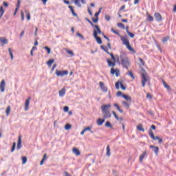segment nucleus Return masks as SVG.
I'll return each instance as SVG.
<instances>
[{
    "label": "nucleus",
    "mask_w": 176,
    "mask_h": 176,
    "mask_svg": "<svg viewBox=\"0 0 176 176\" xmlns=\"http://www.w3.org/2000/svg\"><path fill=\"white\" fill-rule=\"evenodd\" d=\"M111 32H113L116 35H119V32L118 31L115 30L113 28H111Z\"/></svg>",
    "instance_id": "nucleus-47"
},
{
    "label": "nucleus",
    "mask_w": 176,
    "mask_h": 176,
    "mask_svg": "<svg viewBox=\"0 0 176 176\" xmlns=\"http://www.w3.org/2000/svg\"><path fill=\"white\" fill-rule=\"evenodd\" d=\"M168 39H170L169 36H166L162 39V43H166V42H167V41H168Z\"/></svg>",
    "instance_id": "nucleus-41"
},
{
    "label": "nucleus",
    "mask_w": 176,
    "mask_h": 176,
    "mask_svg": "<svg viewBox=\"0 0 176 176\" xmlns=\"http://www.w3.org/2000/svg\"><path fill=\"white\" fill-rule=\"evenodd\" d=\"M22 36H24V30H23V31L21 32V34H20V35H19V38H21Z\"/></svg>",
    "instance_id": "nucleus-62"
},
{
    "label": "nucleus",
    "mask_w": 176,
    "mask_h": 176,
    "mask_svg": "<svg viewBox=\"0 0 176 176\" xmlns=\"http://www.w3.org/2000/svg\"><path fill=\"white\" fill-rule=\"evenodd\" d=\"M69 9H70L71 12H72V14H73V16L74 17H78V14H76L75 12V10H74V7H72V6H68Z\"/></svg>",
    "instance_id": "nucleus-16"
},
{
    "label": "nucleus",
    "mask_w": 176,
    "mask_h": 176,
    "mask_svg": "<svg viewBox=\"0 0 176 176\" xmlns=\"http://www.w3.org/2000/svg\"><path fill=\"white\" fill-rule=\"evenodd\" d=\"M150 148L151 149H153L154 153H155V155L157 156V155L159 153V147L158 146H155L153 145H151Z\"/></svg>",
    "instance_id": "nucleus-13"
},
{
    "label": "nucleus",
    "mask_w": 176,
    "mask_h": 176,
    "mask_svg": "<svg viewBox=\"0 0 176 176\" xmlns=\"http://www.w3.org/2000/svg\"><path fill=\"white\" fill-rule=\"evenodd\" d=\"M114 107H116V108L118 109V111H119V112H120V113H123V110L120 109V107H119V104L116 103L114 104Z\"/></svg>",
    "instance_id": "nucleus-29"
},
{
    "label": "nucleus",
    "mask_w": 176,
    "mask_h": 176,
    "mask_svg": "<svg viewBox=\"0 0 176 176\" xmlns=\"http://www.w3.org/2000/svg\"><path fill=\"white\" fill-rule=\"evenodd\" d=\"M11 108L10 106H8L6 110V113L7 116H9V113H10Z\"/></svg>",
    "instance_id": "nucleus-30"
},
{
    "label": "nucleus",
    "mask_w": 176,
    "mask_h": 176,
    "mask_svg": "<svg viewBox=\"0 0 176 176\" xmlns=\"http://www.w3.org/2000/svg\"><path fill=\"white\" fill-rule=\"evenodd\" d=\"M46 156H47V154H45L43 155V159L41 160V161L40 162V166H43V163L45 162V160H46Z\"/></svg>",
    "instance_id": "nucleus-28"
},
{
    "label": "nucleus",
    "mask_w": 176,
    "mask_h": 176,
    "mask_svg": "<svg viewBox=\"0 0 176 176\" xmlns=\"http://www.w3.org/2000/svg\"><path fill=\"white\" fill-rule=\"evenodd\" d=\"M109 108H111V104H103L100 107L104 119H109V118L112 116V114H111V111H109Z\"/></svg>",
    "instance_id": "nucleus-1"
},
{
    "label": "nucleus",
    "mask_w": 176,
    "mask_h": 176,
    "mask_svg": "<svg viewBox=\"0 0 176 176\" xmlns=\"http://www.w3.org/2000/svg\"><path fill=\"white\" fill-rule=\"evenodd\" d=\"M25 12L27 14V20L30 21L31 20V15L30 14V13L28 12V11L25 10Z\"/></svg>",
    "instance_id": "nucleus-38"
},
{
    "label": "nucleus",
    "mask_w": 176,
    "mask_h": 176,
    "mask_svg": "<svg viewBox=\"0 0 176 176\" xmlns=\"http://www.w3.org/2000/svg\"><path fill=\"white\" fill-rule=\"evenodd\" d=\"M104 122H105L104 118V119L99 118L97 120V124H98V126H102V124H104Z\"/></svg>",
    "instance_id": "nucleus-17"
},
{
    "label": "nucleus",
    "mask_w": 176,
    "mask_h": 176,
    "mask_svg": "<svg viewBox=\"0 0 176 176\" xmlns=\"http://www.w3.org/2000/svg\"><path fill=\"white\" fill-rule=\"evenodd\" d=\"M117 26L119 28H121L122 30H124L126 28L124 27V24H123L122 23H118L117 24Z\"/></svg>",
    "instance_id": "nucleus-27"
},
{
    "label": "nucleus",
    "mask_w": 176,
    "mask_h": 176,
    "mask_svg": "<svg viewBox=\"0 0 176 176\" xmlns=\"http://www.w3.org/2000/svg\"><path fill=\"white\" fill-rule=\"evenodd\" d=\"M120 38L122 42V45H124L125 46H126L127 45L130 44V41H129V40L126 37L123 36H120Z\"/></svg>",
    "instance_id": "nucleus-7"
},
{
    "label": "nucleus",
    "mask_w": 176,
    "mask_h": 176,
    "mask_svg": "<svg viewBox=\"0 0 176 176\" xmlns=\"http://www.w3.org/2000/svg\"><path fill=\"white\" fill-rule=\"evenodd\" d=\"M106 151H107L106 156H108L109 157V156H111V148L109 146V144L107 146Z\"/></svg>",
    "instance_id": "nucleus-19"
},
{
    "label": "nucleus",
    "mask_w": 176,
    "mask_h": 176,
    "mask_svg": "<svg viewBox=\"0 0 176 176\" xmlns=\"http://www.w3.org/2000/svg\"><path fill=\"white\" fill-rule=\"evenodd\" d=\"M120 58L121 60V65H122L123 68H126V69H129V65H130L129 58L126 56L124 54H121L120 56Z\"/></svg>",
    "instance_id": "nucleus-2"
},
{
    "label": "nucleus",
    "mask_w": 176,
    "mask_h": 176,
    "mask_svg": "<svg viewBox=\"0 0 176 176\" xmlns=\"http://www.w3.org/2000/svg\"><path fill=\"white\" fill-rule=\"evenodd\" d=\"M6 85V82H5V80H3L0 83V90L1 93L5 91V86Z\"/></svg>",
    "instance_id": "nucleus-12"
},
{
    "label": "nucleus",
    "mask_w": 176,
    "mask_h": 176,
    "mask_svg": "<svg viewBox=\"0 0 176 176\" xmlns=\"http://www.w3.org/2000/svg\"><path fill=\"white\" fill-rule=\"evenodd\" d=\"M126 46V49H128L129 52H132V53H135V50H134V48L131 47V45H130V44H128Z\"/></svg>",
    "instance_id": "nucleus-23"
},
{
    "label": "nucleus",
    "mask_w": 176,
    "mask_h": 176,
    "mask_svg": "<svg viewBox=\"0 0 176 176\" xmlns=\"http://www.w3.org/2000/svg\"><path fill=\"white\" fill-rule=\"evenodd\" d=\"M120 96H123V94H122V91L117 92V97H119Z\"/></svg>",
    "instance_id": "nucleus-63"
},
{
    "label": "nucleus",
    "mask_w": 176,
    "mask_h": 176,
    "mask_svg": "<svg viewBox=\"0 0 176 176\" xmlns=\"http://www.w3.org/2000/svg\"><path fill=\"white\" fill-rule=\"evenodd\" d=\"M3 5L5 8H8V6H9V4L8 3H6V1H3Z\"/></svg>",
    "instance_id": "nucleus-58"
},
{
    "label": "nucleus",
    "mask_w": 176,
    "mask_h": 176,
    "mask_svg": "<svg viewBox=\"0 0 176 176\" xmlns=\"http://www.w3.org/2000/svg\"><path fill=\"white\" fill-rule=\"evenodd\" d=\"M104 18H105V20H107V21H109V20H111V16L109 15H105Z\"/></svg>",
    "instance_id": "nucleus-52"
},
{
    "label": "nucleus",
    "mask_w": 176,
    "mask_h": 176,
    "mask_svg": "<svg viewBox=\"0 0 176 176\" xmlns=\"http://www.w3.org/2000/svg\"><path fill=\"white\" fill-rule=\"evenodd\" d=\"M119 85H120V87L122 90H126V87H124V85H123V83L120 81L116 82V89H117V90H119Z\"/></svg>",
    "instance_id": "nucleus-6"
},
{
    "label": "nucleus",
    "mask_w": 176,
    "mask_h": 176,
    "mask_svg": "<svg viewBox=\"0 0 176 176\" xmlns=\"http://www.w3.org/2000/svg\"><path fill=\"white\" fill-rule=\"evenodd\" d=\"M53 63H54V59H50L47 62V64L49 67H52V64H53Z\"/></svg>",
    "instance_id": "nucleus-34"
},
{
    "label": "nucleus",
    "mask_w": 176,
    "mask_h": 176,
    "mask_svg": "<svg viewBox=\"0 0 176 176\" xmlns=\"http://www.w3.org/2000/svg\"><path fill=\"white\" fill-rule=\"evenodd\" d=\"M15 149H16V142H13L12 146V148H11V152L12 153L14 152Z\"/></svg>",
    "instance_id": "nucleus-40"
},
{
    "label": "nucleus",
    "mask_w": 176,
    "mask_h": 176,
    "mask_svg": "<svg viewBox=\"0 0 176 176\" xmlns=\"http://www.w3.org/2000/svg\"><path fill=\"white\" fill-rule=\"evenodd\" d=\"M96 33V36H98V34H101V29H100V27L98 26H95V28H94V36Z\"/></svg>",
    "instance_id": "nucleus-11"
},
{
    "label": "nucleus",
    "mask_w": 176,
    "mask_h": 176,
    "mask_svg": "<svg viewBox=\"0 0 176 176\" xmlns=\"http://www.w3.org/2000/svg\"><path fill=\"white\" fill-rule=\"evenodd\" d=\"M100 48L102 49V50H104V52H105L106 53H107L108 50H107V47L104 46V45H101Z\"/></svg>",
    "instance_id": "nucleus-45"
},
{
    "label": "nucleus",
    "mask_w": 176,
    "mask_h": 176,
    "mask_svg": "<svg viewBox=\"0 0 176 176\" xmlns=\"http://www.w3.org/2000/svg\"><path fill=\"white\" fill-rule=\"evenodd\" d=\"M127 75H129L132 79H135V77L134 76V74H133V72L129 71L127 73Z\"/></svg>",
    "instance_id": "nucleus-31"
},
{
    "label": "nucleus",
    "mask_w": 176,
    "mask_h": 176,
    "mask_svg": "<svg viewBox=\"0 0 176 176\" xmlns=\"http://www.w3.org/2000/svg\"><path fill=\"white\" fill-rule=\"evenodd\" d=\"M123 105H124L125 108H130V104L126 101L122 102Z\"/></svg>",
    "instance_id": "nucleus-36"
},
{
    "label": "nucleus",
    "mask_w": 176,
    "mask_h": 176,
    "mask_svg": "<svg viewBox=\"0 0 176 176\" xmlns=\"http://www.w3.org/2000/svg\"><path fill=\"white\" fill-rule=\"evenodd\" d=\"M148 135L153 141H158L159 144H162L163 142V139L160 138L159 136H155V133H153V131H152V129H148Z\"/></svg>",
    "instance_id": "nucleus-3"
},
{
    "label": "nucleus",
    "mask_w": 176,
    "mask_h": 176,
    "mask_svg": "<svg viewBox=\"0 0 176 176\" xmlns=\"http://www.w3.org/2000/svg\"><path fill=\"white\" fill-rule=\"evenodd\" d=\"M94 38H95L96 42L98 45H101L102 43V41L101 40V37L97 36V33H95Z\"/></svg>",
    "instance_id": "nucleus-14"
},
{
    "label": "nucleus",
    "mask_w": 176,
    "mask_h": 176,
    "mask_svg": "<svg viewBox=\"0 0 176 176\" xmlns=\"http://www.w3.org/2000/svg\"><path fill=\"white\" fill-rule=\"evenodd\" d=\"M127 34L131 38H134V34L130 32V31H127Z\"/></svg>",
    "instance_id": "nucleus-49"
},
{
    "label": "nucleus",
    "mask_w": 176,
    "mask_h": 176,
    "mask_svg": "<svg viewBox=\"0 0 176 176\" xmlns=\"http://www.w3.org/2000/svg\"><path fill=\"white\" fill-rule=\"evenodd\" d=\"M67 53H68V54H69L70 56H74V52L71 50H67Z\"/></svg>",
    "instance_id": "nucleus-57"
},
{
    "label": "nucleus",
    "mask_w": 176,
    "mask_h": 176,
    "mask_svg": "<svg viewBox=\"0 0 176 176\" xmlns=\"http://www.w3.org/2000/svg\"><path fill=\"white\" fill-rule=\"evenodd\" d=\"M137 129H138V130L139 131H145V129H144L142 128V125H138V126H137Z\"/></svg>",
    "instance_id": "nucleus-39"
},
{
    "label": "nucleus",
    "mask_w": 176,
    "mask_h": 176,
    "mask_svg": "<svg viewBox=\"0 0 176 176\" xmlns=\"http://www.w3.org/2000/svg\"><path fill=\"white\" fill-rule=\"evenodd\" d=\"M73 153H74V155H76V156H79V155H80V151L78 148H74Z\"/></svg>",
    "instance_id": "nucleus-22"
},
{
    "label": "nucleus",
    "mask_w": 176,
    "mask_h": 176,
    "mask_svg": "<svg viewBox=\"0 0 176 176\" xmlns=\"http://www.w3.org/2000/svg\"><path fill=\"white\" fill-rule=\"evenodd\" d=\"M145 156H146V151H144L143 153L140 155V162H142L145 158Z\"/></svg>",
    "instance_id": "nucleus-25"
},
{
    "label": "nucleus",
    "mask_w": 176,
    "mask_h": 176,
    "mask_svg": "<svg viewBox=\"0 0 176 176\" xmlns=\"http://www.w3.org/2000/svg\"><path fill=\"white\" fill-rule=\"evenodd\" d=\"M71 127H72V126L71 124H67L65 126V130H69V129H71Z\"/></svg>",
    "instance_id": "nucleus-44"
},
{
    "label": "nucleus",
    "mask_w": 176,
    "mask_h": 176,
    "mask_svg": "<svg viewBox=\"0 0 176 176\" xmlns=\"http://www.w3.org/2000/svg\"><path fill=\"white\" fill-rule=\"evenodd\" d=\"M45 50H47V54H50L52 50H50V47L45 46L44 47Z\"/></svg>",
    "instance_id": "nucleus-35"
},
{
    "label": "nucleus",
    "mask_w": 176,
    "mask_h": 176,
    "mask_svg": "<svg viewBox=\"0 0 176 176\" xmlns=\"http://www.w3.org/2000/svg\"><path fill=\"white\" fill-rule=\"evenodd\" d=\"M105 127H109L110 129H112V124H111V122L109 121H107L105 124H104Z\"/></svg>",
    "instance_id": "nucleus-33"
},
{
    "label": "nucleus",
    "mask_w": 176,
    "mask_h": 176,
    "mask_svg": "<svg viewBox=\"0 0 176 176\" xmlns=\"http://www.w3.org/2000/svg\"><path fill=\"white\" fill-rule=\"evenodd\" d=\"M148 82V79L146 78V74L142 73V87H145V83Z\"/></svg>",
    "instance_id": "nucleus-5"
},
{
    "label": "nucleus",
    "mask_w": 176,
    "mask_h": 176,
    "mask_svg": "<svg viewBox=\"0 0 176 176\" xmlns=\"http://www.w3.org/2000/svg\"><path fill=\"white\" fill-rule=\"evenodd\" d=\"M99 86H100L101 90L103 91V93H107V91H108V88L107 87L104 86V82H100Z\"/></svg>",
    "instance_id": "nucleus-8"
},
{
    "label": "nucleus",
    "mask_w": 176,
    "mask_h": 176,
    "mask_svg": "<svg viewBox=\"0 0 176 176\" xmlns=\"http://www.w3.org/2000/svg\"><path fill=\"white\" fill-rule=\"evenodd\" d=\"M88 12L89 13L90 16H93V12L90 10V7H88Z\"/></svg>",
    "instance_id": "nucleus-59"
},
{
    "label": "nucleus",
    "mask_w": 176,
    "mask_h": 176,
    "mask_svg": "<svg viewBox=\"0 0 176 176\" xmlns=\"http://www.w3.org/2000/svg\"><path fill=\"white\" fill-rule=\"evenodd\" d=\"M112 113H113L114 118L116 119V120H119V116H118V114H116V112L112 111Z\"/></svg>",
    "instance_id": "nucleus-42"
},
{
    "label": "nucleus",
    "mask_w": 176,
    "mask_h": 176,
    "mask_svg": "<svg viewBox=\"0 0 176 176\" xmlns=\"http://www.w3.org/2000/svg\"><path fill=\"white\" fill-rule=\"evenodd\" d=\"M31 100V97H29L25 102V111H28L30 108V101Z\"/></svg>",
    "instance_id": "nucleus-10"
},
{
    "label": "nucleus",
    "mask_w": 176,
    "mask_h": 176,
    "mask_svg": "<svg viewBox=\"0 0 176 176\" xmlns=\"http://www.w3.org/2000/svg\"><path fill=\"white\" fill-rule=\"evenodd\" d=\"M76 35L77 36H79V38H81L82 39H85V37L82 34H80V33L77 32Z\"/></svg>",
    "instance_id": "nucleus-53"
},
{
    "label": "nucleus",
    "mask_w": 176,
    "mask_h": 176,
    "mask_svg": "<svg viewBox=\"0 0 176 176\" xmlns=\"http://www.w3.org/2000/svg\"><path fill=\"white\" fill-rule=\"evenodd\" d=\"M3 13H5V10H3V7H0V17H2L3 16Z\"/></svg>",
    "instance_id": "nucleus-32"
},
{
    "label": "nucleus",
    "mask_w": 176,
    "mask_h": 176,
    "mask_svg": "<svg viewBox=\"0 0 176 176\" xmlns=\"http://www.w3.org/2000/svg\"><path fill=\"white\" fill-rule=\"evenodd\" d=\"M21 17L22 21H24V12L23 11H21Z\"/></svg>",
    "instance_id": "nucleus-54"
},
{
    "label": "nucleus",
    "mask_w": 176,
    "mask_h": 176,
    "mask_svg": "<svg viewBox=\"0 0 176 176\" xmlns=\"http://www.w3.org/2000/svg\"><path fill=\"white\" fill-rule=\"evenodd\" d=\"M63 111L64 112H68V111H69V107L68 106H65L63 107Z\"/></svg>",
    "instance_id": "nucleus-48"
},
{
    "label": "nucleus",
    "mask_w": 176,
    "mask_h": 176,
    "mask_svg": "<svg viewBox=\"0 0 176 176\" xmlns=\"http://www.w3.org/2000/svg\"><path fill=\"white\" fill-rule=\"evenodd\" d=\"M21 1L20 0H17V4H16V8H20V3Z\"/></svg>",
    "instance_id": "nucleus-61"
},
{
    "label": "nucleus",
    "mask_w": 176,
    "mask_h": 176,
    "mask_svg": "<svg viewBox=\"0 0 176 176\" xmlns=\"http://www.w3.org/2000/svg\"><path fill=\"white\" fill-rule=\"evenodd\" d=\"M8 52H9L11 60H13V52H12V49L8 48Z\"/></svg>",
    "instance_id": "nucleus-37"
},
{
    "label": "nucleus",
    "mask_w": 176,
    "mask_h": 176,
    "mask_svg": "<svg viewBox=\"0 0 176 176\" xmlns=\"http://www.w3.org/2000/svg\"><path fill=\"white\" fill-rule=\"evenodd\" d=\"M63 175L64 176H72L71 175H69V173H68V172H64Z\"/></svg>",
    "instance_id": "nucleus-64"
},
{
    "label": "nucleus",
    "mask_w": 176,
    "mask_h": 176,
    "mask_svg": "<svg viewBox=\"0 0 176 176\" xmlns=\"http://www.w3.org/2000/svg\"><path fill=\"white\" fill-rule=\"evenodd\" d=\"M91 129V127L90 126H87L84 129L85 131H90Z\"/></svg>",
    "instance_id": "nucleus-56"
},
{
    "label": "nucleus",
    "mask_w": 176,
    "mask_h": 176,
    "mask_svg": "<svg viewBox=\"0 0 176 176\" xmlns=\"http://www.w3.org/2000/svg\"><path fill=\"white\" fill-rule=\"evenodd\" d=\"M122 98H124L126 101H129V102H131V97H130L129 95L123 94Z\"/></svg>",
    "instance_id": "nucleus-20"
},
{
    "label": "nucleus",
    "mask_w": 176,
    "mask_h": 176,
    "mask_svg": "<svg viewBox=\"0 0 176 176\" xmlns=\"http://www.w3.org/2000/svg\"><path fill=\"white\" fill-rule=\"evenodd\" d=\"M138 60L140 63L142 64V65H145V62L144 61L143 58H139Z\"/></svg>",
    "instance_id": "nucleus-46"
},
{
    "label": "nucleus",
    "mask_w": 176,
    "mask_h": 176,
    "mask_svg": "<svg viewBox=\"0 0 176 176\" xmlns=\"http://www.w3.org/2000/svg\"><path fill=\"white\" fill-rule=\"evenodd\" d=\"M17 151L21 149V135H19L18 138V143L16 146Z\"/></svg>",
    "instance_id": "nucleus-15"
},
{
    "label": "nucleus",
    "mask_w": 176,
    "mask_h": 176,
    "mask_svg": "<svg viewBox=\"0 0 176 176\" xmlns=\"http://www.w3.org/2000/svg\"><path fill=\"white\" fill-rule=\"evenodd\" d=\"M65 88H63L61 90L59 91V97H64L65 96Z\"/></svg>",
    "instance_id": "nucleus-18"
},
{
    "label": "nucleus",
    "mask_w": 176,
    "mask_h": 176,
    "mask_svg": "<svg viewBox=\"0 0 176 176\" xmlns=\"http://www.w3.org/2000/svg\"><path fill=\"white\" fill-rule=\"evenodd\" d=\"M93 23H98V17L96 18H92Z\"/></svg>",
    "instance_id": "nucleus-51"
},
{
    "label": "nucleus",
    "mask_w": 176,
    "mask_h": 176,
    "mask_svg": "<svg viewBox=\"0 0 176 176\" xmlns=\"http://www.w3.org/2000/svg\"><path fill=\"white\" fill-rule=\"evenodd\" d=\"M88 12L89 13L90 16H93V12L90 10V7H88Z\"/></svg>",
    "instance_id": "nucleus-60"
},
{
    "label": "nucleus",
    "mask_w": 176,
    "mask_h": 176,
    "mask_svg": "<svg viewBox=\"0 0 176 176\" xmlns=\"http://www.w3.org/2000/svg\"><path fill=\"white\" fill-rule=\"evenodd\" d=\"M56 76H65V75H68V72L67 70L65 71H58L56 70Z\"/></svg>",
    "instance_id": "nucleus-4"
},
{
    "label": "nucleus",
    "mask_w": 176,
    "mask_h": 176,
    "mask_svg": "<svg viewBox=\"0 0 176 176\" xmlns=\"http://www.w3.org/2000/svg\"><path fill=\"white\" fill-rule=\"evenodd\" d=\"M27 163V157H22V164H25Z\"/></svg>",
    "instance_id": "nucleus-43"
},
{
    "label": "nucleus",
    "mask_w": 176,
    "mask_h": 176,
    "mask_svg": "<svg viewBox=\"0 0 176 176\" xmlns=\"http://www.w3.org/2000/svg\"><path fill=\"white\" fill-rule=\"evenodd\" d=\"M154 17H155L156 21H158V23H160V21H162V15L159 12L155 13Z\"/></svg>",
    "instance_id": "nucleus-9"
},
{
    "label": "nucleus",
    "mask_w": 176,
    "mask_h": 176,
    "mask_svg": "<svg viewBox=\"0 0 176 176\" xmlns=\"http://www.w3.org/2000/svg\"><path fill=\"white\" fill-rule=\"evenodd\" d=\"M0 42L3 44V45H7L8 43V39L3 38V37H1L0 38Z\"/></svg>",
    "instance_id": "nucleus-24"
},
{
    "label": "nucleus",
    "mask_w": 176,
    "mask_h": 176,
    "mask_svg": "<svg viewBox=\"0 0 176 176\" xmlns=\"http://www.w3.org/2000/svg\"><path fill=\"white\" fill-rule=\"evenodd\" d=\"M116 72V70H115V69H113V68H111V74H112V75H115V73Z\"/></svg>",
    "instance_id": "nucleus-55"
},
{
    "label": "nucleus",
    "mask_w": 176,
    "mask_h": 176,
    "mask_svg": "<svg viewBox=\"0 0 176 176\" xmlns=\"http://www.w3.org/2000/svg\"><path fill=\"white\" fill-rule=\"evenodd\" d=\"M107 63L109 67H115L116 65V62H112L109 59H107Z\"/></svg>",
    "instance_id": "nucleus-21"
},
{
    "label": "nucleus",
    "mask_w": 176,
    "mask_h": 176,
    "mask_svg": "<svg viewBox=\"0 0 176 176\" xmlns=\"http://www.w3.org/2000/svg\"><path fill=\"white\" fill-rule=\"evenodd\" d=\"M147 20H148V21H153V16L148 15Z\"/></svg>",
    "instance_id": "nucleus-50"
},
{
    "label": "nucleus",
    "mask_w": 176,
    "mask_h": 176,
    "mask_svg": "<svg viewBox=\"0 0 176 176\" xmlns=\"http://www.w3.org/2000/svg\"><path fill=\"white\" fill-rule=\"evenodd\" d=\"M163 85L165 89H167V90H168L169 91H171V88L170 87V85H167L166 82L163 81Z\"/></svg>",
    "instance_id": "nucleus-26"
}]
</instances>
